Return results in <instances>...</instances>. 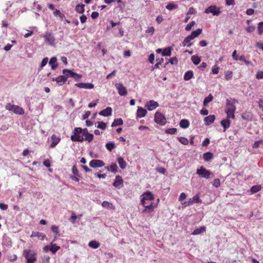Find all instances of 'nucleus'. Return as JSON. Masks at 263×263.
I'll list each match as a JSON object with an SVG mask.
<instances>
[{
	"label": "nucleus",
	"instance_id": "55",
	"mask_svg": "<svg viewBox=\"0 0 263 263\" xmlns=\"http://www.w3.org/2000/svg\"><path fill=\"white\" fill-rule=\"evenodd\" d=\"M219 68L217 65H214L212 68V71L213 74H217L219 72Z\"/></svg>",
	"mask_w": 263,
	"mask_h": 263
},
{
	"label": "nucleus",
	"instance_id": "45",
	"mask_svg": "<svg viewBox=\"0 0 263 263\" xmlns=\"http://www.w3.org/2000/svg\"><path fill=\"white\" fill-rule=\"evenodd\" d=\"M190 125L189 121L186 119H182V128H186Z\"/></svg>",
	"mask_w": 263,
	"mask_h": 263
},
{
	"label": "nucleus",
	"instance_id": "36",
	"mask_svg": "<svg viewBox=\"0 0 263 263\" xmlns=\"http://www.w3.org/2000/svg\"><path fill=\"white\" fill-rule=\"evenodd\" d=\"M49 64L51 65V68L52 69H55L58 66V64H57L56 58H51L49 61Z\"/></svg>",
	"mask_w": 263,
	"mask_h": 263
},
{
	"label": "nucleus",
	"instance_id": "20",
	"mask_svg": "<svg viewBox=\"0 0 263 263\" xmlns=\"http://www.w3.org/2000/svg\"><path fill=\"white\" fill-rule=\"evenodd\" d=\"M206 227L205 226H201L198 228H196L194 231L192 233V234L193 235H197L200 234H202L205 232Z\"/></svg>",
	"mask_w": 263,
	"mask_h": 263
},
{
	"label": "nucleus",
	"instance_id": "23",
	"mask_svg": "<svg viewBox=\"0 0 263 263\" xmlns=\"http://www.w3.org/2000/svg\"><path fill=\"white\" fill-rule=\"evenodd\" d=\"M30 237H37L42 240H44L46 238V236L45 234L39 232H32Z\"/></svg>",
	"mask_w": 263,
	"mask_h": 263
},
{
	"label": "nucleus",
	"instance_id": "64",
	"mask_svg": "<svg viewBox=\"0 0 263 263\" xmlns=\"http://www.w3.org/2000/svg\"><path fill=\"white\" fill-rule=\"evenodd\" d=\"M196 12V11L194 8H193V7L190 8V9L187 13V15L195 14Z\"/></svg>",
	"mask_w": 263,
	"mask_h": 263
},
{
	"label": "nucleus",
	"instance_id": "26",
	"mask_svg": "<svg viewBox=\"0 0 263 263\" xmlns=\"http://www.w3.org/2000/svg\"><path fill=\"white\" fill-rule=\"evenodd\" d=\"M214 158V155L211 152H206L203 154V159L205 161L208 162Z\"/></svg>",
	"mask_w": 263,
	"mask_h": 263
},
{
	"label": "nucleus",
	"instance_id": "43",
	"mask_svg": "<svg viewBox=\"0 0 263 263\" xmlns=\"http://www.w3.org/2000/svg\"><path fill=\"white\" fill-rule=\"evenodd\" d=\"M53 14L55 16H59V17L62 20L64 17H65V16L64 14L62 13L59 10L55 9L53 11Z\"/></svg>",
	"mask_w": 263,
	"mask_h": 263
},
{
	"label": "nucleus",
	"instance_id": "33",
	"mask_svg": "<svg viewBox=\"0 0 263 263\" xmlns=\"http://www.w3.org/2000/svg\"><path fill=\"white\" fill-rule=\"evenodd\" d=\"M191 61L194 63V64L197 65L200 63L201 61V58L198 55H194L192 56Z\"/></svg>",
	"mask_w": 263,
	"mask_h": 263
},
{
	"label": "nucleus",
	"instance_id": "47",
	"mask_svg": "<svg viewBox=\"0 0 263 263\" xmlns=\"http://www.w3.org/2000/svg\"><path fill=\"white\" fill-rule=\"evenodd\" d=\"M192 200L194 203H201L202 200L200 199L198 195H196L193 198H192Z\"/></svg>",
	"mask_w": 263,
	"mask_h": 263
},
{
	"label": "nucleus",
	"instance_id": "60",
	"mask_svg": "<svg viewBox=\"0 0 263 263\" xmlns=\"http://www.w3.org/2000/svg\"><path fill=\"white\" fill-rule=\"evenodd\" d=\"M72 172L73 173V174L75 176H78L79 175V172H78V170L76 167V165H73L72 166Z\"/></svg>",
	"mask_w": 263,
	"mask_h": 263
},
{
	"label": "nucleus",
	"instance_id": "61",
	"mask_svg": "<svg viewBox=\"0 0 263 263\" xmlns=\"http://www.w3.org/2000/svg\"><path fill=\"white\" fill-rule=\"evenodd\" d=\"M155 60V55L153 53L151 54L148 57V61L150 63L153 64Z\"/></svg>",
	"mask_w": 263,
	"mask_h": 263
},
{
	"label": "nucleus",
	"instance_id": "29",
	"mask_svg": "<svg viewBox=\"0 0 263 263\" xmlns=\"http://www.w3.org/2000/svg\"><path fill=\"white\" fill-rule=\"evenodd\" d=\"M193 76V71L192 70H189L184 73L183 79L185 81H189L191 79Z\"/></svg>",
	"mask_w": 263,
	"mask_h": 263
},
{
	"label": "nucleus",
	"instance_id": "32",
	"mask_svg": "<svg viewBox=\"0 0 263 263\" xmlns=\"http://www.w3.org/2000/svg\"><path fill=\"white\" fill-rule=\"evenodd\" d=\"M172 48L168 47L163 49L162 52V56H171Z\"/></svg>",
	"mask_w": 263,
	"mask_h": 263
},
{
	"label": "nucleus",
	"instance_id": "35",
	"mask_svg": "<svg viewBox=\"0 0 263 263\" xmlns=\"http://www.w3.org/2000/svg\"><path fill=\"white\" fill-rule=\"evenodd\" d=\"M60 249V247L57 246L56 244L53 243V242L50 243V251L53 254H55Z\"/></svg>",
	"mask_w": 263,
	"mask_h": 263
},
{
	"label": "nucleus",
	"instance_id": "27",
	"mask_svg": "<svg viewBox=\"0 0 263 263\" xmlns=\"http://www.w3.org/2000/svg\"><path fill=\"white\" fill-rule=\"evenodd\" d=\"M117 161L122 169H124L126 167L127 163L122 157H118Z\"/></svg>",
	"mask_w": 263,
	"mask_h": 263
},
{
	"label": "nucleus",
	"instance_id": "44",
	"mask_svg": "<svg viewBox=\"0 0 263 263\" xmlns=\"http://www.w3.org/2000/svg\"><path fill=\"white\" fill-rule=\"evenodd\" d=\"M110 171L116 173L117 172L118 166L116 163H112L110 166Z\"/></svg>",
	"mask_w": 263,
	"mask_h": 263
},
{
	"label": "nucleus",
	"instance_id": "24",
	"mask_svg": "<svg viewBox=\"0 0 263 263\" xmlns=\"http://www.w3.org/2000/svg\"><path fill=\"white\" fill-rule=\"evenodd\" d=\"M147 111L142 107H139L137 111V116L139 118H143L145 116Z\"/></svg>",
	"mask_w": 263,
	"mask_h": 263
},
{
	"label": "nucleus",
	"instance_id": "53",
	"mask_svg": "<svg viewBox=\"0 0 263 263\" xmlns=\"http://www.w3.org/2000/svg\"><path fill=\"white\" fill-rule=\"evenodd\" d=\"M15 105L11 104V103H7L6 105L5 108L7 110L13 111Z\"/></svg>",
	"mask_w": 263,
	"mask_h": 263
},
{
	"label": "nucleus",
	"instance_id": "13",
	"mask_svg": "<svg viewBox=\"0 0 263 263\" xmlns=\"http://www.w3.org/2000/svg\"><path fill=\"white\" fill-rule=\"evenodd\" d=\"M158 105L159 104L158 102L153 100H151L146 103L145 107L148 110H153L156 109L158 106Z\"/></svg>",
	"mask_w": 263,
	"mask_h": 263
},
{
	"label": "nucleus",
	"instance_id": "16",
	"mask_svg": "<svg viewBox=\"0 0 263 263\" xmlns=\"http://www.w3.org/2000/svg\"><path fill=\"white\" fill-rule=\"evenodd\" d=\"M75 86L80 88H84L88 89H92L94 87V85L91 83H77L75 84Z\"/></svg>",
	"mask_w": 263,
	"mask_h": 263
},
{
	"label": "nucleus",
	"instance_id": "17",
	"mask_svg": "<svg viewBox=\"0 0 263 263\" xmlns=\"http://www.w3.org/2000/svg\"><path fill=\"white\" fill-rule=\"evenodd\" d=\"M51 143L50 145L51 148H54L60 142L61 138L57 137L55 135H52L51 137Z\"/></svg>",
	"mask_w": 263,
	"mask_h": 263
},
{
	"label": "nucleus",
	"instance_id": "19",
	"mask_svg": "<svg viewBox=\"0 0 263 263\" xmlns=\"http://www.w3.org/2000/svg\"><path fill=\"white\" fill-rule=\"evenodd\" d=\"M215 120V116L214 115H210L204 118V124L206 126L213 123Z\"/></svg>",
	"mask_w": 263,
	"mask_h": 263
},
{
	"label": "nucleus",
	"instance_id": "63",
	"mask_svg": "<svg viewBox=\"0 0 263 263\" xmlns=\"http://www.w3.org/2000/svg\"><path fill=\"white\" fill-rule=\"evenodd\" d=\"M155 31V29L154 27H148V29L146 30V32L147 33H150L153 34Z\"/></svg>",
	"mask_w": 263,
	"mask_h": 263
},
{
	"label": "nucleus",
	"instance_id": "40",
	"mask_svg": "<svg viewBox=\"0 0 263 263\" xmlns=\"http://www.w3.org/2000/svg\"><path fill=\"white\" fill-rule=\"evenodd\" d=\"M261 190V186L260 185H254L251 188V192L252 193L254 194L257 193Z\"/></svg>",
	"mask_w": 263,
	"mask_h": 263
},
{
	"label": "nucleus",
	"instance_id": "14",
	"mask_svg": "<svg viewBox=\"0 0 263 263\" xmlns=\"http://www.w3.org/2000/svg\"><path fill=\"white\" fill-rule=\"evenodd\" d=\"M123 180L122 177L119 175L117 176L113 183V185L116 187L120 188L123 186Z\"/></svg>",
	"mask_w": 263,
	"mask_h": 263
},
{
	"label": "nucleus",
	"instance_id": "58",
	"mask_svg": "<svg viewBox=\"0 0 263 263\" xmlns=\"http://www.w3.org/2000/svg\"><path fill=\"white\" fill-rule=\"evenodd\" d=\"M256 78L257 79H263V71H258L256 74Z\"/></svg>",
	"mask_w": 263,
	"mask_h": 263
},
{
	"label": "nucleus",
	"instance_id": "5",
	"mask_svg": "<svg viewBox=\"0 0 263 263\" xmlns=\"http://www.w3.org/2000/svg\"><path fill=\"white\" fill-rule=\"evenodd\" d=\"M141 204L145 208V209L143 211V213L146 212L147 210H148V213H151L156 206V205L154 204L153 201L141 200Z\"/></svg>",
	"mask_w": 263,
	"mask_h": 263
},
{
	"label": "nucleus",
	"instance_id": "4",
	"mask_svg": "<svg viewBox=\"0 0 263 263\" xmlns=\"http://www.w3.org/2000/svg\"><path fill=\"white\" fill-rule=\"evenodd\" d=\"M196 173L200 177L206 179H209L210 175L212 174L211 171L206 170L203 166H201L200 168L197 170Z\"/></svg>",
	"mask_w": 263,
	"mask_h": 263
},
{
	"label": "nucleus",
	"instance_id": "51",
	"mask_svg": "<svg viewBox=\"0 0 263 263\" xmlns=\"http://www.w3.org/2000/svg\"><path fill=\"white\" fill-rule=\"evenodd\" d=\"M177 132V129L175 128H168L165 130V133L169 134H174Z\"/></svg>",
	"mask_w": 263,
	"mask_h": 263
},
{
	"label": "nucleus",
	"instance_id": "34",
	"mask_svg": "<svg viewBox=\"0 0 263 263\" xmlns=\"http://www.w3.org/2000/svg\"><path fill=\"white\" fill-rule=\"evenodd\" d=\"M123 124V121L121 118L115 119L111 124L112 127L122 125Z\"/></svg>",
	"mask_w": 263,
	"mask_h": 263
},
{
	"label": "nucleus",
	"instance_id": "59",
	"mask_svg": "<svg viewBox=\"0 0 263 263\" xmlns=\"http://www.w3.org/2000/svg\"><path fill=\"white\" fill-rule=\"evenodd\" d=\"M262 142L263 141L262 140H260L255 142V143L253 145V147L255 148L258 147L259 146L260 144L262 143Z\"/></svg>",
	"mask_w": 263,
	"mask_h": 263
},
{
	"label": "nucleus",
	"instance_id": "41",
	"mask_svg": "<svg viewBox=\"0 0 263 263\" xmlns=\"http://www.w3.org/2000/svg\"><path fill=\"white\" fill-rule=\"evenodd\" d=\"M84 5H78L76 7V10L79 13H82L84 11Z\"/></svg>",
	"mask_w": 263,
	"mask_h": 263
},
{
	"label": "nucleus",
	"instance_id": "37",
	"mask_svg": "<svg viewBox=\"0 0 263 263\" xmlns=\"http://www.w3.org/2000/svg\"><path fill=\"white\" fill-rule=\"evenodd\" d=\"M213 99V97L211 94H209V96L205 97L203 101V105L206 106L209 103L212 101Z\"/></svg>",
	"mask_w": 263,
	"mask_h": 263
},
{
	"label": "nucleus",
	"instance_id": "1",
	"mask_svg": "<svg viewBox=\"0 0 263 263\" xmlns=\"http://www.w3.org/2000/svg\"><path fill=\"white\" fill-rule=\"evenodd\" d=\"M72 133L70 139L73 142H82L85 140L90 142L93 140L94 137L93 134L88 133L86 128L82 129L81 127H76Z\"/></svg>",
	"mask_w": 263,
	"mask_h": 263
},
{
	"label": "nucleus",
	"instance_id": "50",
	"mask_svg": "<svg viewBox=\"0 0 263 263\" xmlns=\"http://www.w3.org/2000/svg\"><path fill=\"white\" fill-rule=\"evenodd\" d=\"M193 204V201H192V198H190L188 201L182 203V205H183L184 207H186Z\"/></svg>",
	"mask_w": 263,
	"mask_h": 263
},
{
	"label": "nucleus",
	"instance_id": "7",
	"mask_svg": "<svg viewBox=\"0 0 263 263\" xmlns=\"http://www.w3.org/2000/svg\"><path fill=\"white\" fill-rule=\"evenodd\" d=\"M204 12L206 14L212 13L213 15L218 16L221 11L219 8H217L215 5H211L206 8L204 10Z\"/></svg>",
	"mask_w": 263,
	"mask_h": 263
},
{
	"label": "nucleus",
	"instance_id": "18",
	"mask_svg": "<svg viewBox=\"0 0 263 263\" xmlns=\"http://www.w3.org/2000/svg\"><path fill=\"white\" fill-rule=\"evenodd\" d=\"M112 112V108L110 107H107L105 109L101 110L99 112V115L103 117H108L111 115Z\"/></svg>",
	"mask_w": 263,
	"mask_h": 263
},
{
	"label": "nucleus",
	"instance_id": "9",
	"mask_svg": "<svg viewBox=\"0 0 263 263\" xmlns=\"http://www.w3.org/2000/svg\"><path fill=\"white\" fill-rule=\"evenodd\" d=\"M115 87L121 96H125L127 95V91L125 87L122 83H118L115 84Z\"/></svg>",
	"mask_w": 263,
	"mask_h": 263
},
{
	"label": "nucleus",
	"instance_id": "2",
	"mask_svg": "<svg viewBox=\"0 0 263 263\" xmlns=\"http://www.w3.org/2000/svg\"><path fill=\"white\" fill-rule=\"evenodd\" d=\"M236 102H237V101L235 99L227 100L225 112L227 115V118L234 119V114L236 109L235 105Z\"/></svg>",
	"mask_w": 263,
	"mask_h": 263
},
{
	"label": "nucleus",
	"instance_id": "48",
	"mask_svg": "<svg viewBox=\"0 0 263 263\" xmlns=\"http://www.w3.org/2000/svg\"><path fill=\"white\" fill-rule=\"evenodd\" d=\"M178 7L177 5L172 4V3H169L166 6V8L168 10H172L173 9H175Z\"/></svg>",
	"mask_w": 263,
	"mask_h": 263
},
{
	"label": "nucleus",
	"instance_id": "10",
	"mask_svg": "<svg viewBox=\"0 0 263 263\" xmlns=\"http://www.w3.org/2000/svg\"><path fill=\"white\" fill-rule=\"evenodd\" d=\"M105 165V163L101 160L93 159L89 162V166L92 168L101 167Z\"/></svg>",
	"mask_w": 263,
	"mask_h": 263
},
{
	"label": "nucleus",
	"instance_id": "62",
	"mask_svg": "<svg viewBox=\"0 0 263 263\" xmlns=\"http://www.w3.org/2000/svg\"><path fill=\"white\" fill-rule=\"evenodd\" d=\"M255 29V27L250 26L246 28V31L249 33H251V32H253V31H254Z\"/></svg>",
	"mask_w": 263,
	"mask_h": 263
},
{
	"label": "nucleus",
	"instance_id": "8",
	"mask_svg": "<svg viewBox=\"0 0 263 263\" xmlns=\"http://www.w3.org/2000/svg\"><path fill=\"white\" fill-rule=\"evenodd\" d=\"M62 72H63V73L65 76H66L67 79L69 77L73 78H74L76 79H80V78H81V75L73 72L71 70H68V69H64L63 70Z\"/></svg>",
	"mask_w": 263,
	"mask_h": 263
},
{
	"label": "nucleus",
	"instance_id": "21",
	"mask_svg": "<svg viewBox=\"0 0 263 263\" xmlns=\"http://www.w3.org/2000/svg\"><path fill=\"white\" fill-rule=\"evenodd\" d=\"M202 32V29H197L195 31H193L191 34L189 35H188V37L191 40H193L195 37L198 36Z\"/></svg>",
	"mask_w": 263,
	"mask_h": 263
},
{
	"label": "nucleus",
	"instance_id": "46",
	"mask_svg": "<svg viewBox=\"0 0 263 263\" xmlns=\"http://www.w3.org/2000/svg\"><path fill=\"white\" fill-rule=\"evenodd\" d=\"M195 22L193 21L191 22L189 24L187 25V26L185 27V30L186 31H190L192 27L195 25Z\"/></svg>",
	"mask_w": 263,
	"mask_h": 263
},
{
	"label": "nucleus",
	"instance_id": "25",
	"mask_svg": "<svg viewBox=\"0 0 263 263\" xmlns=\"http://www.w3.org/2000/svg\"><path fill=\"white\" fill-rule=\"evenodd\" d=\"M229 119L230 118L223 119V120H221L220 122L221 125L222 126L223 128H224V130H226L230 126L231 122H230V121L229 120Z\"/></svg>",
	"mask_w": 263,
	"mask_h": 263
},
{
	"label": "nucleus",
	"instance_id": "49",
	"mask_svg": "<svg viewBox=\"0 0 263 263\" xmlns=\"http://www.w3.org/2000/svg\"><path fill=\"white\" fill-rule=\"evenodd\" d=\"M258 32L259 35L263 32V22L259 23L258 25Z\"/></svg>",
	"mask_w": 263,
	"mask_h": 263
},
{
	"label": "nucleus",
	"instance_id": "56",
	"mask_svg": "<svg viewBox=\"0 0 263 263\" xmlns=\"http://www.w3.org/2000/svg\"><path fill=\"white\" fill-rule=\"evenodd\" d=\"M78 218V216L76 215L75 213H73L69 219L70 221L72 223H74L76 220Z\"/></svg>",
	"mask_w": 263,
	"mask_h": 263
},
{
	"label": "nucleus",
	"instance_id": "22",
	"mask_svg": "<svg viewBox=\"0 0 263 263\" xmlns=\"http://www.w3.org/2000/svg\"><path fill=\"white\" fill-rule=\"evenodd\" d=\"M51 230L52 232L54 233V236L53 240V241H55L57 239V238L60 236L59 227L57 226L53 225L51 227Z\"/></svg>",
	"mask_w": 263,
	"mask_h": 263
},
{
	"label": "nucleus",
	"instance_id": "31",
	"mask_svg": "<svg viewBox=\"0 0 263 263\" xmlns=\"http://www.w3.org/2000/svg\"><path fill=\"white\" fill-rule=\"evenodd\" d=\"M88 246L93 249H97L100 246V243L96 240H91L88 243Z\"/></svg>",
	"mask_w": 263,
	"mask_h": 263
},
{
	"label": "nucleus",
	"instance_id": "12",
	"mask_svg": "<svg viewBox=\"0 0 263 263\" xmlns=\"http://www.w3.org/2000/svg\"><path fill=\"white\" fill-rule=\"evenodd\" d=\"M44 38L46 43L52 44L55 41L54 37L51 32H47L44 34Z\"/></svg>",
	"mask_w": 263,
	"mask_h": 263
},
{
	"label": "nucleus",
	"instance_id": "15",
	"mask_svg": "<svg viewBox=\"0 0 263 263\" xmlns=\"http://www.w3.org/2000/svg\"><path fill=\"white\" fill-rule=\"evenodd\" d=\"M66 76L65 75L63 76H60L58 77L57 78H53L52 79V81H56L59 85H62L64 84L66 81H67Z\"/></svg>",
	"mask_w": 263,
	"mask_h": 263
},
{
	"label": "nucleus",
	"instance_id": "28",
	"mask_svg": "<svg viewBox=\"0 0 263 263\" xmlns=\"http://www.w3.org/2000/svg\"><path fill=\"white\" fill-rule=\"evenodd\" d=\"M13 112L16 114L23 115L24 114V109L18 105H15Z\"/></svg>",
	"mask_w": 263,
	"mask_h": 263
},
{
	"label": "nucleus",
	"instance_id": "30",
	"mask_svg": "<svg viewBox=\"0 0 263 263\" xmlns=\"http://www.w3.org/2000/svg\"><path fill=\"white\" fill-rule=\"evenodd\" d=\"M102 206L108 209H115V206L111 203L106 201H104L102 203Z\"/></svg>",
	"mask_w": 263,
	"mask_h": 263
},
{
	"label": "nucleus",
	"instance_id": "6",
	"mask_svg": "<svg viewBox=\"0 0 263 263\" xmlns=\"http://www.w3.org/2000/svg\"><path fill=\"white\" fill-rule=\"evenodd\" d=\"M154 120L156 123L161 125H164L166 123V118L164 116L158 111L155 113Z\"/></svg>",
	"mask_w": 263,
	"mask_h": 263
},
{
	"label": "nucleus",
	"instance_id": "52",
	"mask_svg": "<svg viewBox=\"0 0 263 263\" xmlns=\"http://www.w3.org/2000/svg\"><path fill=\"white\" fill-rule=\"evenodd\" d=\"M213 185L216 187H218L220 185V181L219 179H215L213 181Z\"/></svg>",
	"mask_w": 263,
	"mask_h": 263
},
{
	"label": "nucleus",
	"instance_id": "11",
	"mask_svg": "<svg viewBox=\"0 0 263 263\" xmlns=\"http://www.w3.org/2000/svg\"><path fill=\"white\" fill-rule=\"evenodd\" d=\"M141 200L153 201L154 200V196L151 192H146L143 193L142 195Z\"/></svg>",
	"mask_w": 263,
	"mask_h": 263
},
{
	"label": "nucleus",
	"instance_id": "38",
	"mask_svg": "<svg viewBox=\"0 0 263 263\" xmlns=\"http://www.w3.org/2000/svg\"><path fill=\"white\" fill-rule=\"evenodd\" d=\"M97 125L96 126L97 128H100L102 130H105L106 128V123L103 122L98 121L96 123Z\"/></svg>",
	"mask_w": 263,
	"mask_h": 263
},
{
	"label": "nucleus",
	"instance_id": "54",
	"mask_svg": "<svg viewBox=\"0 0 263 263\" xmlns=\"http://www.w3.org/2000/svg\"><path fill=\"white\" fill-rule=\"evenodd\" d=\"M232 78V72L231 71H227L225 74V78L227 80H229Z\"/></svg>",
	"mask_w": 263,
	"mask_h": 263
},
{
	"label": "nucleus",
	"instance_id": "39",
	"mask_svg": "<svg viewBox=\"0 0 263 263\" xmlns=\"http://www.w3.org/2000/svg\"><path fill=\"white\" fill-rule=\"evenodd\" d=\"M105 147L107 150L111 152L115 148V144L114 142H109L106 144Z\"/></svg>",
	"mask_w": 263,
	"mask_h": 263
},
{
	"label": "nucleus",
	"instance_id": "57",
	"mask_svg": "<svg viewBox=\"0 0 263 263\" xmlns=\"http://www.w3.org/2000/svg\"><path fill=\"white\" fill-rule=\"evenodd\" d=\"M156 171L158 173L164 174L166 172V170L163 167H159L156 168Z\"/></svg>",
	"mask_w": 263,
	"mask_h": 263
},
{
	"label": "nucleus",
	"instance_id": "3",
	"mask_svg": "<svg viewBox=\"0 0 263 263\" xmlns=\"http://www.w3.org/2000/svg\"><path fill=\"white\" fill-rule=\"evenodd\" d=\"M23 256L25 259H30L31 260H36L37 254L34 251L30 249H26L23 251Z\"/></svg>",
	"mask_w": 263,
	"mask_h": 263
},
{
	"label": "nucleus",
	"instance_id": "42",
	"mask_svg": "<svg viewBox=\"0 0 263 263\" xmlns=\"http://www.w3.org/2000/svg\"><path fill=\"white\" fill-rule=\"evenodd\" d=\"M191 40L189 39L188 36L186 37L183 42L184 46H186L187 47H190L193 45V43H191Z\"/></svg>",
	"mask_w": 263,
	"mask_h": 263
}]
</instances>
